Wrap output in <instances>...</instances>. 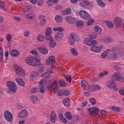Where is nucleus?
<instances>
[{"label":"nucleus","instance_id":"obj_11","mask_svg":"<svg viewBox=\"0 0 124 124\" xmlns=\"http://www.w3.org/2000/svg\"><path fill=\"white\" fill-rule=\"evenodd\" d=\"M113 23L116 28H121L123 25V19L119 16L114 17Z\"/></svg>","mask_w":124,"mask_h":124},{"label":"nucleus","instance_id":"obj_9","mask_svg":"<svg viewBox=\"0 0 124 124\" xmlns=\"http://www.w3.org/2000/svg\"><path fill=\"white\" fill-rule=\"evenodd\" d=\"M46 39L47 41H49V46L51 48H55L57 47V42L52 37H46Z\"/></svg>","mask_w":124,"mask_h":124},{"label":"nucleus","instance_id":"obj_2","mask_svg":"<svg viewBox=\"0 0 124 124\" xmlns=\"http://www.w3.org/2000/svg\"><path fill=\"white\" fill-rule=\"evenodd\" d=\"M7 86L8 88V93H15L17 91V87H16V84L15 82L10 81H8L7 83Z\"/></svg>","mask_w":124,"mask_h":124},{"label":"nucleus","instance_id":"obj_47","mask_svg":"<svg viewBox=\"0 0 124 124\" xmlns=\"http://www.w3.org/2000/svg\"><path fill=\"white\" fill-rule=\"evenodd\" d=\"M39 91V87L37 88H33L31 90V93H36L37 92Z\"/></svg>","mask_w":124,"mask_h":124},{"label":"nucleus","instance_id":"obj_7","mask_svg":"<svg viewBox=\"0 0 124 124\" xmlns=\"http://www.w3.org/2000/svg\"><path fill=\"white\" fill-rule=\"evenodd\" d=\"M79 16L83 19V20H90L91 19V15L87 11L81 10L79 12Z\"/></svg>","mask_w":124,"mask_h":124},{"label":"nucleus","instance_id":"obj_23","mask_svg":"<svg viewBox=\"0 0 124 124\" xmlns=\"http://www.w3.org/2000/svg\"><path fill=\"white\" fill-rule=\"evenodd\" d=\"M16 81L19 86H21V87H24V86H25V82H24V80L20 78H16Z\"/></svg>","mask_w":124,"mask_h":124},{"label":"nucleus","instance_id":"obj_46","mask_svg":"<svg viewBox=\"0 0 124 124\" xmlns=\"http://www.w3.org/2000/svg\"><path fill=\"white\" fill-rule=\"evenodd\" d=\"M6 39L7 42H10V41H11V39H12V35L10 34H7L6 36Z\"/></svg>","mask_w":124,"mask_h":124},{"label":"nucleus","instance_id":"obj_61","mask_svg":"<svg viewBox=\"0 0 124 124\" xmlns=\"http://www.w3.org/2000/svg\"><path fill=\"white\" fill-rule=\"evenodd\" d=\"M62 6L61 5H56L55 7V9H56V10H60V9H62Z\"/></svg>","mask_w":124,"mask_h":124},{"label":"nucleus","instance_id":"obj_50","mask_svg":"<svg viewBox=\"0 0 124 124\" xmlns=\"http://www.w3.org/2000/svg\"><path fill=\"white\" fill-rule=\"evenodd\" d=\"M108 52H107V51H104L102 53L101 57L102 58V59H104L106 58V56L108 55Z\"/></svg>","mask_w":124,"mask_h":124},{"label":"nucleus","instance_id":"obj_17","mask_svg":"<svg viewBox=\"0 0 124 124\" xmlns=\"http://www.w3.org/2000/svg\"><path fill=\"white\" fill-rule=\"evenodd\" d=\"M65 21H67L69 24L73 25V24H75V22H76V19L75 18L72 17V16H68L65 17Z\"/></svg>","mask_w":124,"mask_h":124},{"label":"nucleus","instance_id":"obj_15","mask_svg":"<svg viewBox=\"0 0 124 124\" xmlns=\"http://www.w3.org/2000/svg\"><path fill=\"white\" fill-rule=\"evenodd\" d=\"M57 119H58L57 114H56L55 111H52L50 115V120L51 123L52 124H55V123H56V121H57Z\"/></svg>","mask_w":124,"mask_h":124},{"label":"nucleus","instance_id":"obj_3","mask_svg":"<svg viewBox=\"0 0 124 124\" xmlns=\"http://www.w3.org/2000/svg\"><path fill=\"white\" fill-rule=\"evenodd\" d=\"M51 83H52V81L51 80H47L45 78L42 79L39 82V92H41L42 93H44V85H50Z\"/></svg>","mask_w":124,"mask_h":124},{"label":"nucleus","instance_id":"obj_20","mask_svg":"<svg viewBox=\"0 0 124 124\" xmlns=\"http://www.w3.org/2000/svg\"><path fill=\"white\" fill-rule=\"evenodd\" d=\"M121 75L120 73L116 72L111 75V79L114 81H119Z\"/></svg>","mask_w":124,"mask_h":124},{"label":"nucleus","instance_id":"obj_44","mask_svg":"<svg viewBox=\"0 0 124 124\" xmlns=\"http://www.w3.org/2000/svg\"><path fill=\"white\" fill-rule=\"evenodd\" d=\"M94 86L92 85L90 86V85L88 84L87 85L86 90H88V91H89L90 92H93V91H94Z\"/></svg>","mask_w":124,"mask_h":124},{"label":"nucleus","instance_id":"obj_16","mask_svg":"<svg viewBox=\"0 0 124 124\" xmlns=\"http://www.w3.org/2000/svg\"><path fill=\"white\" fill-rule=\"evenodd\" d=\"M63 38V33L62 32H57L55 36V39L56 41H61Z\"/></svg>","mask_w":124,"mask_h":124},{"label":"nucleus","instance_id":"obj_33","mask_svg":"<svg viewBox=\"0 0 124 124\" xmlns=\"http://www.w3.org/2000/svg\"><path fill=\"white\" fill-rule=\"evenodd\" d=\"M65 116L67 120H71L72 119V114L69 111H66Z\"/></svg>","mask_w":124,"mask_h":124},{"label":"nucleus","instance_id":"obj_56","mask_svg":"<svg viewBox=\"0 0 124 124\" xmlns=\"http://www.w3.org/2000/svg\"><path fill=\"white\" fill-rule=\"evenodd\" d=\"M94 22L93 19H91L87 22V26H91Z\"/></svg>","mask_w":124,"mask_h":124},{"label":"nucleus","instance_id":"obj_1","mask_svg":"<svg viewBox=\"0 0 124 124\" xmlns=\"http://www.w3.org/2000/svg\"><path fill=\"white\" fill-rule=\"evenodd\" d=\"M26 63L31 66H38L40 64V61L36 58L27 57L25 60Z\"/></svg>","mask_w":124,"mask_h":124},{"label":"nucleus","instance_id":"obj_36","mask_svg":"<svg viewBox=\"0 0 124 124\" xmlns=\"http://www.w3.org/2000/svg\"><path fill=\"white\" fill-rule=\"evenodd\" d=\"M97 3L100 7H105V3H104L102 0H97Z\"/></svg>","mask_w":124,"mask_h":124},{"label":"nucleus","instance_id":"obj_18","mask_svg":"<svg viewBox=\"0 0 124 124\" xmlns=\"http://www.w3.org/2000/svg\"><path fill=\"white\" fill-rule=\"evenodd\" d=\"M56 61H55V57L54 56H50L47 58V60L46 61V63L47 65H50L51 63H55Z\"/></svg>","mask_w":124,"mask_h":124},{"label":"nucleus","instance_id":"obj_21","mask_svg":"<svg viewBox=\"0 0 124 124\" xmlns=\"http://www.w3.org/2000/svg\"><path fill=\"white\" fill-rule=\"evenodd\" d=\"M91 51L94 52V53H100L101 52V48L97 46H93L90 47Z\"/></svg>","mask_w":124,"mask_h":124},{"label":"nucleus","instance_id":"obj_55","mask_svg":"<svg viewBox=\"0 0 124 124\" xmlns=\"http://www.w3.org/2000/svg\"><path fill=\"white\" fill-rule=\"evenodd\" d=\"M0 7L4 9V7H5V4H4V2L0 1Z\"/></svg>","mask_w":124,"mask_h":124},{"label":"nucleus","instance_id":"obj_58","mask_svg":"<svg viewBox=\"0 0 124 124\" xmlns=\"http://www.w3.org/2000/svg\"><path fill=\"white\" fill-rule=\"evenodd\" d=\"M30 54H32V55H34L35 56H37V50H33L30 51Z\"/></svg>","mask_w":124,"mask_h":124},{"label":"nucleus","instance_id":"obj_27","mask_svg":"<svg viewBox=\"0 0 124 124\" xmlns=\"http://www.w3.org/2000/svg\"><path fill=\"white\" fill-rule=\"evenodd\" d=\"M76 26H77L78 28H83L84 26V22L81 20H77L76 22Z\"/></svg>","mask_w":124,"mask_h":124},{"label":"nucleus","instance_id":"obj_14","mask_svg":"<svg viewBox=\"0 0 124 124\" xmlns=\"http://www.w3.org/2000/svg\"><path fill=\"white\" fill-rule=\"evenodd\" d=\"M106 86L107 88L109 89H113V90H116V83H115V81L109 80L106 83Z\"/></svg>","mask_w":124,"mask_h":124},{"label":"nucleus","instance_id":"obj_43","mask_svg":"<svg viewBox=\"0 0 124 124\" xmlns=\"http://www.w3.org/2000/svg\"><path fill=\"white\" fill-rule=\"evenodd\" d=\"M71 52L74 56H78V52L75 48H71L70 50Z\"/></svg>","mask_w":124,"mask_h":124},{"label":"nucleus","instance_id":"obj_12","mask_svg":"<svg viewBox=\"0 0 124 124\" xmlns=\"http://www.w3.org/2000/svg\"><path fill=\"white\" fill-rule=\"evenodd\" d=\"M79 4L81 7H85V5H87V6L89 7L90 9H92L93 6L92 2L87 0L80 1Z\"/></svg>","mask_w":124,"mask_h":124},{"label":"nucleus","instance_id":"obj_31","mask_svg":"<svg viewBox=\"0 0 124 124\" xmlns=\"http://www.w3.org/2000/svg\"><path fill=\"white\" fill-rule=\"evenodd\" d=\"M55 20L57 23H62V17L60 15H57L55 16Z\"/></svg>","mask_w":124,"mask_h":124},{"label":"nucleus","instance_id":"obj_41","mask_svg":"<svg viewBox=\"0 0 124 124\" xmlns=\"http://www.w3.org/2000/svg\"><path fill=\"white\" fill-rule=\"evenodd\" d=\"M30 8H31V6L30 5V4L27 3L26 4L25 7L23 10V12H28L30 10Z\"/></svg>","mask_w":124,"mask_h":124},{"label":"nucleus","instance_id":"obj_28","mask_svg":"<svg viewBox=\"0 0 124 124\" xmlns=\"http://www.w3.org/2000/svg\"><path fill=\"white\" fill-rule=\"evenodd\" d=\"M81 87L82 88V89H83V90H87V87H88V85H89L88 84V82H87V81L85 80H81Z\"/></svg>","mask_w":124,"mask_h":124},{"label":"nucleus","instance_id":"obj_49","mask_svg":"<svg viewBox=\"0 0 124 124\" xmlns=\"http://www.w3.org/2000/svg\"><path fill=\"white\" fill-rule=\"evenodd\" d=\"M64 78L67 82L71 83V76H70V75L64 76Z\"/></svg>","mask_w":124,"mask_h":124},{"label":"nucleus","instance_id":"obj_62","mask_svg":"<svg viewBox=\"0 0 124 124\" xmlns=\"http://www.w3.org/2000/svg\"><path fill=\"white\" fill-rule=\"evenodd\" d=\"M119 82H120L121 83H124V77H122V75L120 76Z\"/></svg>","mask_w":124,"mask_h":124},{"label":"nucleus","instance_id":"obj_26","mask_svg":"<svg viewBox=\"0 0 124 124\" xmlns=\"http://www.w3.org/2000/svg\"><path fill=\"white\" fill-rule=\"evenodd\" d=\"M59 0H47V4L48 6H53L54 3H58Z\"/></svg>","mask_w":124,"mask_h":124},{"label":"nucleus","instance_id":"obj_54","mask_svg":"<svg viewBox=\"0 0 124 124\" xmlns=\"http://www.w3.org/2000/svg\"><path fill=\"white\" fill-rule=\"evenodd\" d=\"M61 93H63V95H66V96H67V95L69 94V91H68V90H63V91H61Z\"/></svg>","mask_w":124,"mask_h":124},{"label":"nucleus","instance_id":"obj_42","mask_svg":"<svg viewBox=\"0 0 124 124\" xmlns=\"http://www.w3.org/2000/svg\"><path fill=\"white\" fill-rule=\"evenodd\" d=\"M53 31H59V32H62L63 29L61 27H55L53 28Z\"/></svg>","mask_w":124,"mask_h":124},{"label":"nucleus","instance_id":"obj_22","mask_svg":"<svg viewBox=\"0 0 124 124\" xmlns=\"http://www.w3.org/2000/svg\"><path fill=\"white\" fill-rule=\"evenodd\" d=\"M38 51H39V52H41L42 54L44 55H46V54H48V49L47 48H45L42 46H39L37 47Z\"/></svg>","mask_w":124,"mask_h":124},{"label":"nucleus","instance_id":"obj_6","mask_svg":"<svg viewBox=\"0 0 124 124\" xmlns=\"http://www.w3.org/2000/svg\"><path fill=\"white\" fill-rule=\"evenodd\" d=\"M84 42L88 46H93L97 44V41L94 40L92 38H86L84 40Z\"/></svg>","mask_w":124,"mask_h":124},{"label":"nucleus","instance_id":"obj_48","mask_svg":"<svg viewBox=\"0 0 124 124\" xmlns=\"http://www.w3.org/2000/svg\"><path fill=\"white\" fill-rule=\"evenodd\" d=\"M30 99L31 101H33V102H35L37 99H38V98L36 96L32 95L30 97Z\"/></svg>","mask_w":124,"mask_h":124},{"label":"nucleus","instance_id":"obj_10","mask_svg":"<svg viewBox=\"0 0 124 124\" xmlns=\"http://www.w3.org/2000/svg\"><path fill=\"white\" fill-rule=\"evenodd\" d=\"M4 118L7 122H12L13 121V115L8 110H6L4 112Z\"/></svg>","mask_w":124,"mask_h":124},{"label":"nucleus","instance_id":"obj_4","mask_svg":"<svg viewBox=\"0 0 124 124\" xmlns=\"http://www.w3.org/2000/svg\"><path fill=\"white\" fill-rule=\"evenodd\" d=\"M77 38H78L77 33L75 32L71 33L68 41L69 45H74V44H75V41Z\"/></svg>","mask_w":124,"mask_h":124},{"label":"nucleus","instance_id":"obj_45","mask_svg":"<svg viewBox=\"0 0 124 124\" xmlns=\"http://www.w3.org/2000/svg\"><path fill=\"white\" fill-rule=\"evenodd\" d=\"M90 102L92 105H95L96 104V100L94 98H91Z\"/></svg>","mask_w":124,"mask_h":124},{"label":"nucleus","instance_id":"obj_40","mask_svg":"<svg viewBox=\"0 0 124 124\" xmlns=\"http://www.w3.org/2000/svg\"><path fill=\"white\" fill-rule=\"evenodd\" d=\"M94 31L95 32H99V33H101V28L99 27V26H96L94 28Z\"/></svg>","mask_w":124,"mask_h":124},{"label":"nucleus","instance_id":"obj_39","mask_svg":"<svg viewBox=\"0 0 124 124\" xmlns=\"http://www.w3.org/2000/svg\"><path fill=\"white\" fill-rule=\"evenodd\" d=\"M42 77H43V78H46V79H48V78H50L51 77V76L50 75V74L48 72L44 73L41 75Z\"/></svg>","mask_w":124,"mask_h":124},{"label":"nucleus","instance_id":"obj_13","mask_svg":"<svg viewBox=\"0 0 124 124\" xmlns=\"http://www.w3.org/2000/svg\"><path fill=\"white\" fill-rule=\"evenodd\" d=\"M57 86H58L57 81H54L52 84V85L49 87V91H53L54 93H59V89L57 88Z\"/></svg>","mask_w":124,"mask_h":124},{"label":"nucleus","instance_id":"obj_60","mask_svg":"<svg viewBox=\"0 0 124 124\" xmlns=\"http://www.w3.org/2000/svg\"><path fill=\"white\" fill-rule=\"evenodd\" d=\"M114 68L115 70H122V68L121 67H119L118 65H115L114 66Z\"/></svg>","mask_w":124,"mask_h":124},{"label":"nucleus","instance_id":"obj_32","mask_svg":"<svg viewBox=\"0 0 124 124\" xmlns=\"http://www.w3.org/2000/svg\"><path fill=\"white\" fill-rule=\"evenodd\" d=\"M10 54L13 57H17L19 55V52L16 50H11Z\"/></svg>","mask_w":124,"mask_h":124},{"label":"nucleus","instance_id":"obj_19","mask_svg":"<svg viewBox=\"0 0 124 124\" xmlns=\"http://www.w3.org/2000/svg\"><path fill=\"white\" fill-rule=\"evenodd\" d=\"M29 116V112L27 110H23L18 113V117L20 119H24Z\"/></svg>","mask_w":124,"mask_h":124},{"label":"nucleus","instance_id":"obj_63","mask_svg":"<svg viewBox=\"0 0 124 124\" xmlns=\"http://www.w3.org/2000/svg\"><path fill=\"white\" fill-rule=\"evenodd\" d=\"M23 35L24 36H29V35H30V32L28 31H25L23 32Z\"/></svg>","mask_w":124,"mask_h":124},{"label":"nucleus","instance_id":"obj_5","mask_svg":"<svg viewBox=\"0 0 124 124\" xmlns=\"http://www.w3.org/2000/svg\"><path fill=\"white\" fill-rule=\"evenodd\" d=\"M88 110L90 112V114L92 117L93 116H96L98 113H99V109L97 108V107L93 106L91 107L88 108Z\"/></svg>","mask_w":124,"mask_h":124},{"label":"nucleus","instance_id":"obj_34","mask_svg":"<svg viewBox=\"0 0 124 124\" xmlns=\"http://www.w3.org/2000/svg\"><path fill=\"white\" fill-rule=\"evenodd\" d=\"M106 25L108 27V28H110V29H112V28H114V24L110 21H106Z\"/></svg>","mask_w":124,"mask_h":124},{"label":"nucleus","instance_id":"obj_30","mask_svg":"<svg viewBox=\"0 0 124 124\" xmlns=\"http://www.w3.org/2000/svg\"><path fill=\"white\" fill-rule=\"evenodd\" d=\"M63 104H64V106L66 107H68L69 105H70V99L68 98H65L63 100Z\"/></svg>","mask_w":124,"mask_h":124},{"label":"nucleus","instance_id":"obj_59","mask_svg":"<svg viewBox=\"0 0 124 124\" xmlns=\"http://www.w3.org/2000/svg\"><path fill=\"white\" fill-rule=\"evenodd\" d=\"M114 53H116V54H117V55H118L119 57H122V56H124V54L122 52L117 51V48H116V50Z\"/></svg>","mask_w":124,"mask_h":124},{"label":"nucleus","instance_id":"obj_64","mask_svg":"<svg viewBox=\"0 0 124 124\" xmlns=\"http://www.w3.org/2000/svg\"><path fill=\"white\" fill-rule=\"evenodd\" d=\"M119 93L121 94V95H124V89L120 90L119 91Z\"/></svg>","mask_w":124,"mask_h":124},{"label":"nucleus","instance_id":"obj_53","mask_svg":"<svg viewBox=\"0 0 124 124\" xmlns=\"http://www.w3.org/2000/svg\"><path fill=\"white\" fill-rule=\"evenodd\" d=\"M111 58L113 60V61H115V60L118 59V56H117V54L113 53L111 55Z\"/></svg>","mask_w":124,"mask_h":124},{"label":"nucleus","instance_id":"obj_57","mask_svg":"<svg viewBox=\"0 0 124 124\" xmlns=\"http://www.w3.org/2000/svg\"><path fill=\"white\" fill-rule=\"evenodd\" d=\"M46 24V19H43L41 20V21L40 22V26H43Z\"/></svg>","mask_w":124,"mask_h":124},{"label":"nucleus","instance_id":"obj_35","mask_svg":"<svg viewBox=\"0 0 124 124\" xmlns=\"http://www.w3.org/2000/svg\"><path fill=\"white\" fill-rule=\"evenodd\" d=\"M58 85L60 87H65L66 83L63 81V79H60L58 81Z\"/></svg>","mask_w":124,"mask_h":124},{"label":"nucleus","instance_id":"obj_8","mask_svg":"<svg viewBox=\"0 0 124 124\" xmlns=\"http://www.w3.org/2000/svg\"><path fill=\"white\" fill-rule=\"evenodd\" d=\"M16 73L18 77H25L26 76L25 70L22 68H20L19 66L16 68Z\"/></svg>","mask_w":124,"mask_h":124},{"label":"nucleus","instance_id":"obj_52","mask_svg":"<svg viewBox=\"0 0 124 124\" xmlns=\"http://www.w3.org/2000/svg\"><path fill=\"white\" fill-rule=\"evenodd\" d=\"M101 90V86L99 85H96L94 86V91H100Z\"/></svg>","mask_w":124,"mask_h":124},{"label":"nucleus","instance_id":"obj_51","mask_svg":"<svg viewBox=\"0 0 124 124\" xmlns=\"http://www.w3.org/2000/svg\"><path fill=\"white\" fill-rule=\"evenodd\" d=\"M37 39L39 41H43V40H44V36L43 35H39L37 37Z\"/></svg>","mask_w":124,"mask_h":124},{"label":"nucleus","instance_id":"obj_24","mask_svg":"<svg viewBox=\"0 0 124 124\" xmlns=\"http://www.w3.org/2000/svg\"><path fill=\"white\" fill-rule=\"evenodd\" d=\"M71 13V9L68 8L61 12L62 15H69Z\"/></svg>","mask_w":124,"mask_h":124},{"label":"nucleus","instance_id":"obj_37","mask_svg":"<svg viewBox=\"0 0 124 124\" xmlns=\"http://www.w3.org/2000/svg\"><path fill=\"white\" fill-rule=\"evenodd\" d=\"M37 78V74H31L30 76V79L31 81H34Z\"/></svg>","mask_w":124,"mask_h":124},{"label":"nucleus","instance_id":"obj_38","mask_svg":"<svg viewBox=\"0 0 124 124\" xmlns=\"http://www.w3.org/2000/svg\"><path fill=\"white\" fill-rule=\"evenodd\" d=\"M111 110L112 111H114V112H120V111H121V108L119 107H117V106H113L112 107H111Z\"/></svg>","mask_w":124,"mask_h":124},{"label":"nucleus","instance_id":"obj_25","mask_svg":"<svg viewBox=\"0 0 124 124\" xmlns=\"http://www.w3.org/2000/svg\"><path fill=\"white\" fill-rule=\"evenodd\" d=\"M52 29L50 27H47L45 31V34L46 36L50 37L52 35Z\"/></svg>","mask_w":124,"mask_h":124},{"label":"nucleus","instance_id":"obj_29","mask_svg":"<svg viewBox=\"0 0 124 124\" xmlns=\"http://www.w3.org/2000/svg\"><path fill=\"white\" fill-rule=\"evenodd\" d=\"M26 17L27 19H29V20H33V19L35 18V16L34 15V14L30 13L27 14L26 16Z\"/></svg>","mask_w":124,"mask_h":124}]
</instances>
